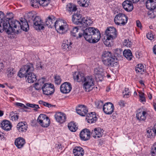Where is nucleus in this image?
<instances>
[{
    "label": "nucleus",
    "instance_id": "nucleus-1",
    "mask_svg": "<svg viewBox=\"0 0 156 156\" xmlns=\"http://www.w3.org/2000/svg\"><path fill=\"white\" fill-rule=\"evenodd\" d=\"M5 16L3 12L0 11V33L5 30L9 34L11 33L17 34L21 30L25 31L29 30V25L25 19L21 18L20 19V23L16 20H12L13 17L12 13L7 15V18L3 20Z\"/></svg>",
    "mask_w": 156,
    "mask_h": 156
},
{
    "label": "nucleus",
    "instance_id": "nucleus-2",
    "mask_svg": "<svg viewBox=\"0 0 156 156\" xmlns=\"http://www.w3.org/2000/svg\"><path fill=\"white\" fill-rule=\"evenodd\" d=\"M34 71L33 65L29 63L22 67L18 74V76L20 78L25 77L28 83H32L37 80V76L33 72Z\"/></svg>",
    "mask_w": 156,
    "mask_h": 156
},
{
    "label": "nucleus",
    "instance_id": "nucleus-3",
    "mask_svg": "<svg viewBox=\"0 0 156 156\" xmlns=\"http://www.w3.org/2000/svg\"><path fill=\"white\" fill-rule=\"evenodd\" d=\"M82 34L85 39L90 43L97 42L101 37V34L99 30L93 27H90L83 30Z\"/></svg>",
    "mask_w": 156,
    "mask_h": 156
},
{
    "label": "nucleus",
    "instance_id": "nucleus-4",
    "mask_svg": "<svg viewBox=\"0 0 156 156\" xmlns=\"http://www.w3.org/2000/svg\"><path fill=\"white\" fill-rule=\"evenodd\" d=\"M45 24L48 27L52 28L55 26L57 32L61 31L62 34L65 33L69 30L68 25L66 23L60 20L55 21L54 18L52 19L50 16L46 20ZM59 32L60 33V31Z\"/></svg>",
    "mask_w": 156,
    "mask_h": 156
},
{
    "label": "nucleus",
    "instance_id": "nucleus-5",
    "mask_svg": "<svg viewBox=\"0 0 156 156\" xmlns=\"http://www.w3.org/2000/svg\"><path fill=\"white\" fill-rule=\"evenodd\" d=\"M103 59L102 61L106 66H112V65L115 62V58L112 57V55L110 52L105 51L102 55Z\"/></svg>",
    "mask_w": 156,
    "mask_h": 156
},
{
    "label": "nucleus",
    "instance_id": "nucleus-6",
    "mask_svg": "<svg viewBox=\"0 0 156 156\" xmlns=\"http://www.w3.org/2000/svg\"><path fill=\"white\" fill-rule=\"evenodd\" d=\"M83 82L84 83L83 87L86 91L89 92L94 87V80L91 76L86 77Z\"/></svg>",
    "mask_w": 156,
    "mask_h": 156
},
{
    "label": "nucleus",
    "instance_id": "nucleus-7",
    "mask_svg": "<svg viewBox=\"0 0 156 156\" xmlns=\"http://www.w3.org/2000/svg\"><path fill=\"white\" fill-rule=\"evenodd\" d=\"M128 20L127 16L124 14L119 13L116 15L114 18L115 23L117 25H124Z\"/></svg>",
    "mask_w": 156,
    "mask_h": 156
},
{
    "label": "nucleus",
    "instance_id": "nucleus-8",
    "mask_svg": "<svg viewBox=\"0 0 156 156\" xmlns=\"http://www.w3.org/2000/svg\"><path fill=\"white\" fill-rule=\"evenodd\" d=\"M105 33L107 40L111 41L115 38L118 35L116 29L113 27H108L105 30Z\"/></svg>",
    "mask_w": 156,
    "mask_h": 156
},
{
    "label": "nucleus",
    "instance_id": "nucleus-9",
    "mask_svg": "<svg viewBox=\"0 0 156 156\" xmlns=\"http://www.w3.org/2000/svg\"><path fill=\"white\" fill-rule=\"evenodd\" d=\"M37 122L43 127H48L50 124V120L46 115L41 114L37 120Z\"/></svg>",
    "mask_w": 156,
    "mask_h": 156
},
{
    "label": "nucleus",
    "instance_id": "nucleus-10",
    "mask_svg": "<svg viewBox=\"0 0 156 156\" xmlns=\"http://www.w3.org/2000/svg\"><path fill=\"white\" fill-rule=\"evenodd\" d=\"M42 90L44 94L47 95H51L55 91L54 85L51 83H44L42 87Z\"/></svg>",
    "mask_w": 156,
    "mask_h": 156
},
{
    "label": "nucleus",
    "instance_id": "nucleus-11",
    "mask_svg": "<svg viewBox=\"0 0 156 156\" xmlns=\"http://www.w3.org/2000/svg\"><path fill=\"white\" fill-rule=\"evenodd\" d=\"M105 73L104 69L102 68H98L95 69L94 74L96 80L98 81H102Z\"/></svg>",
    "mask_w": 156,
    "mask_h": 156
},
{
    "label": "nucleus",
    "instance_id": "nucleus-12",
    "mask_svg": "<svg viewBox=\"0 0 156 156\" xmlns=\"http://www.w3.org/2000/svg\"><path fill=\"white\" fill-rule=\"evenodd\" d=\"M34 27L36 30H40L44 28L43 22L39 16H36L33 20Z\"/></svg>",
    "mask_w": 156,
    "mask_h": 156
},
{
    "label": "nucleus",
    "instance_id": "nucleus-13",
    "mask_svg": "<svg viewBox=\"0 0 156 156\" xmlns=\"http://www.w3.org/2000/svg\"><path fill=\"white\" fill-rule=\"evenodd\" d=\"M114 106L111 102H107L103 106V110L104 112L107 115H110L113 112Z\"/></svg>",
    "mask_w": 156,
    "mask_h": 156
},
{
    "label": "nucleus",
    "instance_id": "nucleus-14",
    "mask_svg": "<svg viewBox=\"0 0 156 156\" xmlns=\"http://www.w3.org/2000/svg\"><path fill=\"white\" fill-rule=\"evenodd\" d=\"M72 86L69 82H65L60 86L61 92L64 94H67L69 93L72 89Z\"/></svg>",
    "mask_w": 156,
    "mask_h": 156
},
{
    "label": "nucleus",
    "instance_id": "nucleus-15",
    "mask_svg": "<svg viewBox=\"0 0 156 156\" xmlns=\"http://www.w3.org/2000/svg\"><path fill=\"white\" fill-rule=\"evenodd\" d=\"M90 132L87 129L82 130L80 132V135L81 140L86 141L89 140L90 137Z\"/></svg>",
    "mask_w": 156,
    "mask_h": 156
},
{
    "label": "nucleus",
    "instance_id": "nucleus-16",
    "mask_svg": "<svg viewBox=\"0 0 156 156\" xmlns=\"http://www.w3.org/2000/svg\"><path fill=\"white\" fill-rule=\"evenodd\" d=\"M77 113L80 115L84 116L87 115L88 109L84 105H79L76 108Z\"/></svg>",
    "mask_w": 156,
    "mask_h": 156
},
{
    "label": "nucleus",
    "instance_id": "nucleus-17",
    "mask_svg": "<svg viewBox=\"0 0 156 156\" xmlns=\"http://www.w3.org/2000/svg\"><path fill=\"white\" fill-rule=\"evenodd\" d=\"M55 118L57 122L60 123L65 122L66 119V115L63 113L58 112L55 115Z\"/></svg>",
    "mask_w": 156,
    "mask_h": 156
},
{
    "label": "nucleus",
    "instance_id": "nucleus-18",
    "mask_svg": "<svg viewBox=\"0 0 156 156\" xmlns=\"http://www.w3.org/2000/svg\"><path fill=\"white\" fill-rule=\"evenodd\" d=\"M103 131L102 129L99 127L96 128L92 130L91 135L94 138H98L102 136Z\"/></svg>",
    "mask_w": 156,
    "mask_h": 156
},
{
    "label": "nucleus",
    "instance_id": "nucleus-19",
    "mask_svg": "<svg viewBox=\"0 0 156 156\" xmlns=\"http://www.w3.org/2000/svg\"><path fill=\"white\" fill-rule=\"evenodd\" d=\"M83 20V17H82L81 14L78 13H74L72 17V21L73 22L76 24H80Z\"/></svg>",
    "mask_w": 156,
    "mask_h": 156
},
{
    "label": "nucleus",
    "instance_id": "nucleus-20",
    "mask_svg": "<svg viewBox=\"0 0 156 156\" xmlns=\"http://www.w3.org/2000/svg\"><path fill=\"white\" fill-rule=\"evenodd\" d=\"M132 2L129 0H126L124 1L122 5L124 9L127 12H131L133 9V6Z\"/></svg>",
    "mask_w": 156,
    "mask_h": 156
},
{
    "label": "nucleus",
    "instance_id": "nucleus-21",
    "mask_svg": "<svg viewBox=\"0 0 156 156\" xmlns=\"http://www.w3.org/2000/svg\"><path fill=\"white\" fill-rule=\"evenodd\" d=\"M1 126L4 130L6 131H9L11 129L12 125L9 121L7 120H3L1 123Z\"/></svg>",
    "mask_w": 156,
    "mask_h": 156
},
{
    "label": "nucleus",
    "instance_id": "nucleus-22",
    "mask_svg": "<svg viewBox=\"0 0 156 156\" xmlns=\"http://www.w3.org/2000/svg\"><path fill=\"white\" fill-rule=\"evenodd\" d=\"M73 77L74 80L78 82H83L86 78L83 73L77 72H75L73 74Z\"/></svg>",
    "mask_w": 156,
    "mask_h": 156
},
{
    "label": "nucleus",
    "instance_id": "nucleus-23",
    "mask_svg": "<svg viewBox=\"0 0 156 156\" xmlns=\"http://www.w3.org/2000/svg\"><path fill=\"white\" fill-rule=\"evenodd\" d=\"M147 113L144 111H141L138 112L136 114V117L137 119L140 121H144L146 118Z\"/></svg>",
    "mask_w": 156,
    "mask_h": 156
},
{
    "label": "nucleus",
    "instance_id": "nucleus-24",
    "mask_svg": "<svg viewBox=\"0 0 156 156\" xmlns=\"http://www.w3.org/2000/svg\"><path fill=\"white\" fill-rule=\"evenodd\" d=\"M95 113L91 112L90 113H88L86 116V119H87L88 123H92L96 122L97 120Z\"/></svg>",
    "mask_w": 156,
    "mask_h": 156
},
{
    "label": "nucleus",
    "instance_id": "nucleus-25",
    "mask_svg": "<svg viewBox=\"0 0 156 156\" xmlns=\"http://www.w3.org/2000/svg\"><path fill=\"white\" fill-rule=\"evenodd\" d=\"M73 153L75 156H83L84 151L81 147H75L73 150Z\"/></svg>",
    "mask_w": 156,
    "mask_h": 156
},
{
    "label": "nucleus",
    "instance_id": "nucleus-26",
    "mask_svg": "<svg viewBox=\"0 0 156 156\" xmlns=\"http://www.w3.org/2000/svg\"><path fill=\"white\" fill-rule=\"evenodd\" d=\"M25 123L26 122L24 123L21 122L18 124L17 126V128L19 132H26L27 130V124Z\"/></svg>",
    "mask_w": 156,
    "mask_h": 156
},
{
    "label": "nucleus",
    "instance_id": "nucleus-27",
    "mask_svg": "<svg viewBox=\"0 0 156 156\" xmlns=\"http://www.w3.org/2000/svg\"><path fill=\"white\" fill-rule=\"evenodd\" d=\"M147 136L149 138H151L156 135V124L152 129H148L147 130Z\"/></svg>",
    "mask_w": 156,
    "mask_h": 156
},
{
    "label": "nucleus",
    "instance_id": "nucleus-28",
    "mask_svg": "<svg viewBox=\"0 0 156 156\" xmlns=\"http://www.w3.org/2000/svg\"><path fill=\"white\" fill-rule=\"evenodd\" d=\"M122 51L121 49H116L114 51V55H112V57L115 58V61L117 60L118 58H120L123 55Z\"/></svg>",
    "mask_w": 156,
    "mask_h": 156
},
{
    "label": "nucleus",
    "instance_id": "nucleus-29",
    "mask_svg": "<svg viewBox=\"0 0 156 156\" xmlns=\"http://www.w3.org/2000/svg\"><path fill=\"white\" fill-rule=\"evenodd\" d=\"M44 81L43 79H40L38 80L37 82L34 84V87L37 90L42 89V87L44 84Z\"/></svg>",
    "mask_w": 156,
    "mask_h": 156
},
{
    "label": "nucleus",
    "instance_id": "nucleus-30",
    "mask_svg": "<svg viewBox=\"0 0 156 156\" xmlns=\"http://www.w3.org/2000/svg\"><path fill=\"white\" fill-rule=\"evenodd\" d=\"M123 55L129 60H130L133 57L131 51L129 49L124 50L123 52Z\"/></svg>",
    "mask_w": 156,
    "mask_h": 156
},
{
    "label": "nucleus",
    "instance_id": "nucleus-31",
    "mask_svg": "<svg viewBox=\"0 0 156 156\" xmlns=\"http://www.w3.org/2000/svg\"><path fill=\"white\" fill-rule=\"evenodd\" d=\"M25 143V140L21 137L16 139L15 142V144L16 146H23Z\"/></svg>",
    "mask_w": 156,
    "mask_h": 156
},
{
    "label": "nucleus",
    "instance_id": "nucleus-32",
    "mask_svg": "<svg viewBox=\"0 0 156 156\" xmlns=\"http://www.w3.org/2000/svg\"><path fill=\"white\" fill-rule=\"evenodd\" d=\"M67 43H66V41H64V43H63L62 47L63 49L64 50L69 51L70 50L72 47L70 45L72 44V43L70 42V41H67Z\"/></svg>",
    "mask_w": 156,
    "mask_h": 156
},
{
    "label": "nucleus",
    "instance_id": "nucleus-33",
    "mask_svg": "<svg viewBox=\"0 0 156 156\" xmlns=\"http://www.w3.org/2000/svg\"><path fill=\"white\" fill-rule=\"evenodd\" d=\"M67 10L69 12H73L76 11L77 10L76 6L71 3H69L66 6Z\"/></svg>",
    "mask_w": 156,
    "mask_h": 156
},
{
    "label": "nucleus",
    "instance_id": "nucleus-34",
    "mask_svg": "<svg viewBox=\"0 0 156 156\" xmlns=\"http://www.w3.org/2000/svg\"><path fill=\"white\" fill-rule=\"evenodd\" d=\"M68 127L70 130L73 132L76 131L78 127L76 124L73 122H71L68 125Z\"/></svg>",
    "mask_w": 156,
    "mask_h": 156
},
{
    "label": "nucleus",
    "instance_id": "nucleus-35",
    "mask_svg": "<svg viewBox=\"0 0 156 156\" xmlns=\"http://www.w3.org/2000/svg\"><path fill=\"white\" fill-rule=\"evenodd\" d=\"M41 0H31L30 1V4L32 7L34 8H38L39 6L41 5L43 6L42 2H41Z\"/></svg>",
    "mask_w": 156,
    "mask_h": 156
},
{
    "label": "nucleus",
    "instance_id": "nucleus-36",
    "mask_svg": "<svg viewBox=\"0 0 156 156\" xmlns=\"http://www.w3.org/2000/svg\"><path fill=\"white\" fill-rule=\"evenodd\" d=\"M78 29L77 27H75L73 28L71 31V34L73 37H77V35L79 36V37H81L82 36V33H78Z\"/></svg>",
    "mask_w": 156,
    "mask_h": 156
},
{
    "label": "nucleus",
    "instance_id": "nucleus-37",
    "mask_svg": "<svg viewBox=\"0 0 156 156\" xmlns=\"http://www.w3.org/2000/svg\"><path fill=\"white\" fill-rule=\"evenodd\" d=\"M92 22L90 19H85V18L83 17V22L80 24H81V26L83 27H85L88 26H90V24L92 23Z\"/></svg>",
    "mask_w": 156,
    "mask_h": 156
},
{
    "label": "nucleus",
    "instance_id": "nucleus-38",
    "mask_svg": "<svg viewBox=\"0 0 156 156\" xmlns=\"http://www.w3.org/2000/svg\"><path fill=\"white\" fill-rule=\"evenodd\" d=\"M6 71L7 76L9 77H12L15 73V71L14 69L10 67L7 68Z\"/></svg>",
    "mask_w": 156,
    "mask_h": 156
},
{
    "label": "nucleus",
    "instance_id": "nucleus-39",
    "mask_svg": "<svg viewBox=\"0 0 156 156\" xmlns=\"http://www.w3.org/2000/svg\"><path fill=\"white\" fill-rule=\"evenodd\" d=\"M78 4L84 7H87L89 5V0H77Z\"/></svg>",
    "mask_w": 156,
    "mask_h": 156
},
{
    "label": "nucleus",
    "instance_id": "nucleus-40",
    "mask_svg": "<svg viewBox=\"0 0 156 156\" xmlns=\"http://www.w3.org/2000/svg\"><path fill=\"white\" fill-rule=\"evenodd\" d=\"M10 119L13 121L17 120L19 118V115L17 113L15 114L13 112H11L9 114Z\"/></svg>",
    "mask_w": 156,
    "mask_h": 156
},
{
    "label": "nucleus",
    "instance_id": "nucleus-41",
    "mask_svg": "<svg viewBox=\"0 0 156 156\" xmlns=\"http://www.w3.org/2000/svg\"><path fill=\"white\" fill-rule=\"evenodd\" d=\"M135 69L136 72H140L142 73L144 71V66L141 64H138L136 66Z\"/></svg>",
    "mask_w": 156,
    "mask_h": 156
},
{
    "label": "nucleus",
    "instance_id": "nucleus-42",
    "mask_svg": "<svg viewBox=\"0 0 156 156\" xmlns=\"http://www.w3.org/2000/svg\"><path fill=\"white\" fill-rule=\"evenodd\" d=\"M55 83L57 85L60 84L61 82L62 79L60 76L58 75H56L54 76Z\"/></svg>",
    "mask_w": 156,
    "mask_h": 156
},
{
    "label": "nucleus",
    "instance_id": "nucleus-43",
    "mask_svg": "<svg viewBox=\"0 0 156 156\" xmlns=\"http://www.w3.org/2000/svg\"><path fill=\"white\" fill-rule=\"evenodd\" d=\"M26 105L27 106L34 108V110L35 111H37V108H39V106L37 105L33 104L27 103L26 104Z\"/></svg>",
    "mask_w": 156,
    "mask_h": 156
},
{
    "label": "nucleus",
    "instance_id": "nucleus-44",
    "mask_svg": "<svg viewBox=\"0 0 156 156\" xmlns=\"http://www.w3.org/2000/svg\"><path fill=\"white\" fill-rule=\"evenodd\" d=\"M139 96L140 97V100L141 102H145L146 99L145 97H144V93L142 92L139 91Z\"/></svg>",
    "mask_w": 156,
    "mask_h": 156
},
{
    "label": "nucleus",
    "instance_id": "nucleus-45",
    "mask_svg": "<svg viewBox=\"0 0 156 156\" xmlns=\"http://www.w3.org/2000/svg\"><path fill=\"white\" fill-rule=\"evenodd\" d=\"M123 44L127 47L130 48L132 46L131 42L130 41H129V40L126 39L124 40L123 42Z\"/></svg>",
    "mask_w": 156,
    "mask_h": 156
},
{
    "label": "nucleus",
    "instance_id": "nucleus-46",
    "mask_svg": "<svg viewBox=\"0 0 156 156\" xmlns=\"http://www.w3.org/2000/svg\"><path fill=\"white\" fill-rule=\"evenodd\" d=\"M95 104L96 107L99 108H101L104 105L103 102L101 101H96Z\"/></svg>",
    "mask_w": 156,
    "mask_h": 156
},
{
    "label": "nucleus",
    "instance_id": "nucleus-47",
    "mask_svg": "<svg viewBox=\"0 0 156 156\" xmlns=\"http://www.w3.org/2000/svg\"><path fill=\"white\" fill-rule=\"evenodd\" d=\"M151 9L150 11V15H151V12L154 10V8L155 9L156 8V2H154L153 0H151Z\"/></svg>",
    "mask_w": 156,
    "mask_h": 156
},
{
    "label": "nucleus",
    "instance_id": "nucleus-48",
    "mask_svg": "<svg viewBox=\"0 0 156 156\" xmlns=\"http://www.w3.org/2000/svg\"><path fill=\"white\" fill-rule=\"evenodd\" d=\"M151 0H148L146 2V8L148 9H149L151 11Z\"/></svg>",
    "mask_w": 156,
    "mask_h": 156
},
{
    "label": "nucleus",
    "instance_id": "nucleus-49",
    "mask_svg": "<svg viewBox=\"0 0 156 156\" xmlns=\"http://www.w3.org/2000/svg\"><path fill=\"white\" fill-rule=\"evenodd\" d=\"M125 94L124 95V97L128 98L129 97V94L130 92L129 89L128 88H126L125 89Z\"/></svg>",
    "mask_w": 156,
    "mask_h": 156
},
{
    "label": "nucleus",
    "instance_id": "nucleus-50",
    "mask_svg": "<svg viewBox=\"0 0 156 156\" xmlns=\"http://www.w3.org/2000/svg\"><path fill=\"white\" fill-rule=\"evenodd\" d=\"M16 105L18 107H20L22 108H27V107L26 106L23 104L19 102H17L16 104Z\"/></svg>",
    "mask_w": 156,
    "mask_h": 156
},
{
    "label": "nucleus",
    "instance_id": "nucleus-51",
    "mask_svg": "<svg viewBox=\"0 0 156 156\" xmlns=\"http://www.w3.org/2000/svg\"><path fill=\"white\" fill-rule=\"evenodd\" d=\"M147 37L148 39L151 40H152L154 39L153 35L151 33H148L147 34Z\"/></svg>",
    "mask_w": 156,
    "mask_h": 156
},
{
    "label": "nucleus",
    "instance_id": "nucleus-52",
    "mask_svg": "<svg viewBox=\"0 0 156 156\" xmlns=\"http://www.w3.org/2000/svg\"><path fill=\"white\" fill-rule=\"evenodd\" d=\"M151 153L152 156H156V147H155L154 149L152 148Z\"/></svg>",
    "mask_w": 156,
    "mask_h": 156
},
{
    "label": "nucleus",
    "instance_id": "nucleus-53",
    "mask_svg": "<svg viewBox=\"0 0 156 156\" xmlns=\"http://www.w3.org/2000/svg\"><path fill=\"white\" fill-rule=\"evenodd\" d=\"M44 106L46 107H48V108H52L53 107H55V105H52L51 104H49V103L45 102V103L44 104Z\"/></svg>",
    "mask_w": 156,
    "mask_h": 156
},
{
    "label": "nucleus",
    "instance_id": "nucleus-54",
    "mask_svg": "<svg viewBox=\"0 0 156 156\" xmlns=\"http://www.w3.org/2000/svg\"><path fill=\"white\" fill-rule=\"evenodd\" d=\"M110 40H108L106 37V39L104 41V44L107 46L110 47L111 46V45L110 42L109 41Z\"/></svg>",
    "mask_w": 156,
    "mask_h": 156
},
{
    "label": "nucleus",
    "instance_id": "nucleus-55",
    "mask_svg": "<svg viewBox=\"0 0 156 156\" xmlns=\"http://www.w3.org/2000/svg\"><path fill=\"white\" fill-rule=\"evenodd\" d=\"M119 104L120 106L123 107L125 105L124 101H123L121 100L119 102Z\"/></svg>",
    "mask_w": 156,
    "mask_h": 156
},
{
    "label": "nucleus",
    "instance_id": "nucleus-56",
    "mask_svg": "<svg viewBox=\"0 0 156 156\" xmlns=\"http://www.w3.org/2000/svg\"><path fill=\"white\" fill-rule=\"evenodd\" d=\"M136 24L138 27L140 28L141 27V24L139 20H137L136 21Z\"/></svg>",
    "mask_w": 156,
    "mask_h": 156
},
{
    "label": "nucleus",
    "instance_id": "nucleus-57",
    "mask_svg": "<svg viewBox=\"0 0 156 156\" xmlns=\"http://www.w3.org/2000/svg\"><path fill=\"white\" fill-rule=\"evenodd\" d=\"M98 145L100 146H101L103 145V144H104V141L101 140H99L98 141Z\"/></svg>",
    "mask_w": 156,
    "mask_h": 156
},
{
    "label": "nucleus",
    "instance_id": "nucleus-58",
    "mask_svg": "<svg viewBox=\"0 0 156 156\" xmlns=\"http://www.w3.org/2000/svg\"><path fill=\"white\" fill-rule=\"evenodd\" d=\"M4 67V66L3 63L0 62V72L3 69Z\"/></svg>",
    "mask_w": 156,
    "mask_h": 156
},
{
    "label": "nucleus",
    "instance_id": "nucleus-59",
    "mask_svg": "<svg viewBox=\"0 0 156 156\" xmlns=\"http://www.w3.org/2000/svg\"><path fill=\"white\" fill-rule=\"evenodd\" d=\"M153 51L154 53L156 55V45L153 48Z\"/></svg>",
    "mask_w": 156,
    "mask_h": 156
},
{
    "label": "nucleus",
    "instance_id": "nucleus-60",
    "mask_svg": "<svg viewBox=\"0 0 156 156\" xmlns=\"http://www.w3.org/2000/svg\"><path fill=\"white\" fill-rule=\"evenodd\" d=\"M45 102L44 101H43L42 100H40L39 101V103L40 104H42L43 105H44V104L45 103Z\"/></svg>",
    "mask_w": 156,
    "mask_h": 156
},
{
    "label": "nucleus",
    "instance_id": "nucleus-61",
    "mask_svg": "<svg viewBox=\"0 0 156 156\" xmlns=\"http://www.w3.org/2000/svg\"><path fill=\"white\" fill-rule=\"evenodd\" d=\"M139 0H131V2L133 3H136L138 2Z\"/></svg>",
    "mask_w": 156,
    "mask_h": 156
},
{
    "label": "nucleus",
    "instance_id": "nucleus-62",
    "mask_svg": "<svg viewBox=\"0 0 156 156\" xmlns=\"http://www.w3.org/2000/svg\"><path fill=\"white\" fill-rule=\"evenodd\" d=\"M3 115V112L2 111L0 110V117L2 116Z\"/></svg>",
    "mask_w": 156,
    "mask_h": 156
},
{
    "label": "nucleus",
    "instance_id": "nucleus-63",
    "mask_svg": "<svg viewBox=\"0 0 156 156\" xmlns=\"http://www.w3.org/2000/svg\"><path fill=\"white\" fill-rule=\"evenodd\" d=\"M153 106L154 109L156 111V104L155 103H153Z\"/></svg>",
    "mask_w": 156,
    "mask_h": 156
},
{
    "label": "nucleus",
    "instance_id": "nucleus-64",
    "mask_svg": "<svg viewBox=\"0 0 156 156\" xmlns=\"http://www.w3.org/2000/svg\"><path fill=\"white\" fill-rule=\"evenodd\" d=\"M148 97L150 99H151L152 98V95L151 94H150L148 95Z\"/></svg>",
    "mask_w": 156,
    "mask_h": 156
}]
</instances>
